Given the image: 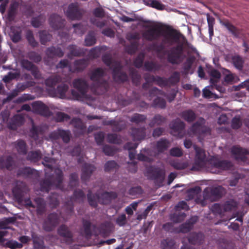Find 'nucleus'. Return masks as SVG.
<instances>
[{"label":"nucleus","instance_id":"1","mask_svg":"<svg viewBox=\"0 0 249 249\" xmlns=\"http://www.w3.org/2000/svg\"><path fill=\"white\" fill-rule=\"evenodd\" d=\"M145 27L148 29L143 33L142 36L147 41L157 40L161 36H163L161 42L159 44L153 43L151 45V49L156 53L159 57L161 58L167 54L168 62L172 64H178V60L180 59L183 53V45L178 44L172 47L170 51L166 50L165 45H172L174 43L178 42L181 38L185 39L184 36L179 31L170 26L166 27L167 35L164 36L162 34V27L160 26L147 25Z\"/></svg>","mask_w":249,"mask_h":249},{"label":"nucleus","instance_id":"2","mask_svg":"<svg viewBox=\"0 0 249 249\" xmlns=\"http://www.w3.org/2000/svg\"><path fill=\"white\" fill-rule=\"evenodd\" d=\"M26 191L27 187L24 184L21 185L17 184L12 189L13 195L18 202L23 203L26 208H36V214L42 215L46 212V201L43 198L38 197L34 199L36 206L34 205L29 197H25Z\"/></svg>","mask_w":249,"mask_h":249},{"label":"nucleus","instance_id":"3","mask_svg":"<svg viewBox=\"0 0 249 249\" xmlns=\"http://www.w3.org/2000/svg\"><path fill=\"white\" fill-rule=\"evenodd\" d=\"M105 75V71L101 68L95 69L90 73V79L93 82L91 89L96 94L105 93L109 88L108 82L103 78Z\"/></svg>","mask_w":249,"mask_h":249},{"label":"nucleus","instance_id":"4","mask_svg":"<svg viewBox=\"0 0 249 249\" xmlns=\"http://www.w3.org/2000/svg\"><path fill=\"white\" fill-rule=\"evenodd\" d=\"M86 196L84 191L81 189H75L70 199L67 201L64 205L65 212L67 216H71L74 213L73 201L83 203Z\"/></svg>","mask_w":249,"mask_h":249},{"label":"nucleus","instance_id":"5","mask_svg":"<svg viewBox=\"0 0 249 249\" xmlns=\"http://www.w3.org/2000/svg\"><path fill=\"white\" fill-rule=\"evenodd\" d=\"M122 66L118 62H115L111 67L112 78L116 83H124L129 80L127 74L122 71Z\"/></svg>","mask_w":249,"mask_h":249},{"label":"nucleus","instance_id":"6","mask_svg":"<svg viewBox=\"0 0 249 249\" xmlns=\"http://www.w3.org/2000/svg\"><path fill=\"white\" fill-rule=\"evenodd\" d=\"M205 120L200 118L198 121L195 123L190 128V131L194 135L198 136L210 134L211 129L210 127L204 125Z\"/></svg>","mask_w":249,"mask_h":249},{"label":"nucleus","instance_id":"7","mask_svg":"<svg viewBox=\"0 0 249 249\" xmlns=\"http://www.w3.org/2000/svg\"><path fill=\"white\" fill-rule=\"evenodd\" d=\"M46 57L44 58L45 64L50 65V60H53L56 57H62L64 54V52L59 47L52 46L48 47L45 50Z\"/></svg>","mask_w":249,"mask_h":249},{"label":"nucleus","instance_id":"8","mask_svg":"<svg viewBox=\"0 0 249 249\" xmlns=\"http://www.w3.org/2000/svg\"><path fill=\"white\" fill-rule=\"evenodd\" d=\"M49 137L52 141H56L61 139L64 143H68L70 141L71 134L69 130H64L58 128L50 133L49 135Z\"/></svg>","mask_w":249,"mask_h":249},{"label":"nucleus","instance_id":"9","mask_svg":"<svg viewBox=\"0 0 249 249\" xmlns=\"http://www.w3.org/2000/svg\"><path fill=\"white\" fill-rule=\"evenodd\" d=\"M59 215L56 213L48 214L43 223V228L47 231H53L59 223Z\"/></svg>","mask_w":249,"mask_h":249},{"label":"nucleus","instance_id":"10","mask_svg":"<svg viewBox=\"0 0 249 249\" xmlns=\"http://www.w3.org/2000/svg\"><path fill=\"white\" fill-rule=\"evenodd\" d=\"M224 193V189L221 186L207 188L203 191V196L205 199L213 198L214 199L221 198Z\"/></svg>","mask_w":249,"mask_h":249},{"label":"nucleus","instance_id":"11","mask_svg":"<svg viewBox=\"0 0 249 249\" xmlns=\"http://www.w3.org/2000/svg\"><path fill=\"white\" fill-rule=\"evenodd\" d=\"M32 107L33 111L36 113L43 116H50L51 115V113L49 107L41 101L34 102L32 104Z\"/></svg>","mask_w":249,"mask_h":249},{"label":"nucleus","instance_id":"12","mask_svg":"<svg viewBox=\"0 0 249 249\" xmlns=\"http://www.w3.org/2000/svg\"><path fill=\"white\" fill-rule=\"evenodd\" d=\"M147 173L150 175L151 179L162 183L165 178V170L158 167H150L147 169Z\"/></svg>","mask_w":249,"mask_h":249},{"label":"nucleus","instance_id":"13","mask_svg":"<svg viewBox=\"0 0 249 249\" xmlns=\"http://www.w3.org/2000/svg\"><path fill=\"white\" fill-rule=\"evenodd\" d=\"M185 124L184 122L179 120H177L170 124V128L179 138H182L184 135V128Z\"/></svg>","mask_w":249,"mask_h":249},{"label":"nucleus","instance_id":"14","mask_svg":"<svg viewBox=\"0 0 249 249\" xmlns=\"http://www.w3.org/2000/svg\"><path fill=\"white\" fill-rule=\"evenodd\" d=\"M66 15L71 20L80 19L82 16L77 4L73 3L69 5Z\"/></svg>","mask_w":249,"mask_h":249},{"label":"nucleus","instance_id":"15","mask_svg":"<svg viewBox=\"0 0 249 249\" xmlns=\"http://www.w3.org/2000/svg\"><path fill=\"white\" fill-rule=\"evenodd\" d=\"M89 61L88 59L82 58L76 60L73 64V68L69 66V71L71 72H79L83 71L88 66Z\"/></svg>","mask_w":249,"mask_h":249},{"label":"nucleus","instance_id":"16","mask_svg":"<svg viewBox=\"0 0 249 249\" xmlns=\"http://www.w3.org/2000/svg\"><path fill=\"white\" fill-rule=\"evenodd\" d=\"M50 26L54 30H59L64 26L65 20L59 15L53 14L49 18Z\"/></svg>","mask_w":249,"mask_h":249},{"label":"nucleus","instance_id":"17","mask_svg":"<svg viewBox=\"0 0 249 249\" xmlns=\"http://www.w3.org/2000/svg\"><path fill=\"white\" fill-rule=\"evenodd\" d=\"M17 176L24 178H36L39 177V172L30 167H26L19 169L17 172Z\"/></svg>","mask_w":249,"mask_h":249},{"label":"nucleus","instance_id":"18","mask_svg":"<svg viewBox=\"0 0 249 249\" xmlns=\"http://www.w3.org/2000/svg\"><path fill=\"white\" fill-rule=\"evenodd\" d=\"M95 169L96 168L93 165L85 163L82 168L81 180L82 182H86L89 180Z\"/></svg>","mask_w":249,"mask_h":249},{"label":"nucleus","instance_id":"19","mask_svg":"<svg viewBox=\"0 0 249 249\" xmlns=\"http://www.w3.org/2000/svg\"><path fill=\"white\" fill-rule=\"evenodd\" d=\"M189 243L192 245H201L204 242L205 235L201 232H191L187 237Z\"/></svg>","mask_w":249,"mask_h":249},{"label":"nucleus","instance_id":"20","mask_svg":"<svg viewBox=\"0 0 249 249\" xmlns=\"http://www.w3.org/2000/svg\"><path fill=\"white\" fill-rule=\"evenodd\" d=\"M24 123V117L20 114H16L8 123V127L10 129L15 130L18 127L21 126Z\"/></svg>","mask_w":249,"mask_h":249},{"label":"nucleus","instance_id":"21","mask_svg":"<svg viewBox=\"0 0 249 249\" xmlns=\"http://www.w3.org/2000/svg\"><path fill=\"white\" fill-rule=\"evenodd\" d=\"M231 152L236 159L242 160H245L246 155H249V150L237 145L231 148Z\"/></svg>","mask_w":249,"mask_h":249},{"label":"nucleus","instance_id":"22","mask_svg":"<svg viewBox=\"0 0 249 249\" xmlns=\"http://www.w3.org/2000/svg\"><path fill=\"white\" fill-rule=\"evenodd\" d=\"M73 85L82 96H84L87 93L88 85L85 80L80 78L76 79L73 82Z\"/></svg>","mask_w":249,"mask_h":249},{"label":"nucleus","instance_id":"23","mask_svg":"<svg viewBox=\"0 0 249 249\" xmlns=\"http://www.w3.org/2000/svg\"><path fill=\"white\" fill-rule=\"evenodd\" d=\"M213 166L220 170H228L231 169L233 164L232 162L228 160H215L212 163Z\"/></svg>","mask_w":249,"mask_h":249},{"label":"nucleus","instance_id":"24","mask_svg":"<svg viewBox=\"0 0 249 249\" xmlns=\"http://www.w3.org/2000/svg\"><path fill=\"white\" fill-rule=\"evenodd\" d=\"M118 196L117 194L115 192L106 191L100 195V203L107 204L112 199H116Z\"/></svg>","mask_w":249,"mask_h":249},{"label":"nucleus","instance_id":"25","mask_svg":"<svg viewBox=\"0 0 249 249\" xmlns=\"http://www.w3.org/2000/svg\"><path fill=\"white\" fill-rule=\"evenodd\" d=\"M146 129L144 127L141 128L132 127L131 129V135L134 141H141L145 138Z\"/></svg>","mask_w":249,"mask_h":249},{"label":"nucleus","instance_id":"26","mask_svg":"<svg viewBox=\"0 0 249 249\" xmlns=\"http://www.w3.org/2000/svg\"><path fill=\"white\" fill-rule=\"evenodd\" d=\"M170 142L165 138H161L156 143L155 148L158 154L163 153L170 146Z\"/></svg>","mask_w":249,"mask_h":249},{"label":"nucleus","instance_id":"27","mask_svg":"<svg viewBox=\"0 0 249 249\" xmlns=\"http://www.w3.org/2000/svg\"><path fill=\"white\" fill-rule=\"evenodd\" d=\"M67 49L69 53L67 54V57L71 59L73 56L79 57L84 55V53L82 49L77 47L76 45L71 44L68 46Z\"/></svg>","mask_w":249,"mask_h":249},{"label":"nucleus","instance_id":"28","mask_svg":"<svg viewBox=\"0 0 249 249\" xmlns=\"http://www.w3.org/2000/svg\"><path fill=\"white\" fill-rule=\"evenodd\" d=\"M14 164V160L11 156H8L5 159L3 157H0V169L6 168L11 171L13 168Z\"/></svg>","mask_w":249,"mask_h":249},{"label":"nucleus","instance_id":"29","mask_svg":"<svg viewBox=\"0 0 249 249\" xmlns=\"http://www.w3.org/2000/svg\"><path fill=\"white\" fill-rule=\"evenodd\" d=\"M222 25L224 26L235 37H238L240 31L239 29L232 24L229 20H225L220 21Z\"/></svg>","mask_w":249,"mask_h":249},{"label":"nucleus","instance_id":"30","mask_svg":"<svg viewBox=\"0 0 249 249\" xmlns=\"http://www.w3.org/2000/svg\"><path fill=\"white\" fill-rule=\"evenodd\" d=\"M87 199L90 206L96 208L98 206V202L100 203V195L98 193L93 194L91 190H89L87 194Z\"/></svg>","mask_w":249,"mask_h":249},{"label":"nucleus","instance_id":"31","mask_svg":"<svg viewBox=\"0 0 249 249\" xmlns=\"http://www.w3.org/2000/svg\"><path fill=\"white\" fill-rule=\"evenodd\" d=\"M61 81L62 78L59 75L54 74L51 75L45 80V84L47 87L53 88Z\"/></svg>","mask_w":249,"mask_h":249},{"label":"nucleus","instance_id":"32","mask_svg":"<svg viewBox=\"0 0 249 249\" xmlns=\"http://www.w3.org/2000/svg\"><path fill=\"white\" fill-rule=\"evenodd\" d=\"M167 122V118L159 114L155 115L149 124L150 127H153L155 125H162Z\"/></svg>","mask_w":249,"mask_h":249},{"label":"nucleus","instance_id":"33","mask_svg":"<svg viewBox=\"0 0 249 249\" xmlns=\"http://www.w3.org/2000/svg\"><path fill=\"white\" fill-rule=\"evenodd\" d=\"M14 145L19 154L22 155L27 154V146L24 141L18 140L14 143Z\"/></svg>","mask_w":249,"mask_h":249},{"label":"nucleus","instance_id":"34","mask_svg":"<svg viewBox=\"0 0 249 249\" xmlns=\"http://www.w3.org/2000/svg\"><path fill=\"white\" fill-rule=\"evenodd\" d=\"M138 143L131 142H128L124 144V149L128 150L129 158L130 160H133L135 159L136 154V149L138 147Z\"/></svg>","mask_w":249,"mask_h":249},{"label":"nucleus","instance_id":"35","mask_svg":"<svg viewBox=\"0 0 249 249\" xmlns=\"http://www.w3.org/2000/svg\"><path fill=\"white\" fill-rule=\"evenodd\" d=\"M57 231L60 236L68 238L69 241L72 240V234L66 225H61L58 229Z\"/></svg>","mask_w":249,"mask_h":249},{"label":"nucleus","instance_id":"36","mask_svg":"<svg viewBox=\"0 0 249 249\" xmlns=\"http://www.w3.org/2000/svg\"><path fill=\"white\" fill-rule=\"evenodd\" d=\"M44 130L42 126L40 125H35L33 124L30 130L31 137L35 140L38 139L39 135H43Z\"/></svg>","mask_w":249,"mask_h":249},{"label":"nucleus","instance_id":"37","mask_svg":"<svg viewBox=\"0 0 249 249\" xmlns=\"http://www.w3.org/2000/svg\"><path fill=\"white\" fill-rule=\"evenodd\" d=\"M181 117L188 123L194 121L196 119V115L192 109L183 111L180 114Z\"/></svg>","mask_w":249,"mask_h":249},{"label":"nucleus","instance_id":"38","mask_svg":"<svg viewBox=\"0 0 249 249\" xmlns=\"http://www.w3.org/2000/svg\"><path fill=\"white\" fill-rule=\"evenodd\" d=\"M112 228V224L110 221H105L102 223L99 227L100 232L104 235L108 234Z\"/></svg>","mask_w":249,"mask_h":249},{"label":"nucleus","instance_id":"39","mask_svg":"<svg viewBox=\"0 0 249 249\" xmlns=\"http://www.w3.org/2000/svg\"><path fill=\"white\" fill-rule=\"evenodd\" d=\"M231 61L234 66L239 70H242L243 68L244 60L241 56L235 55L232 56Z\"/></svg>","mask_w":249,"mask_h":249},{"label":"nucleus","instance_id":"40","mask_svg":"<svg viewBox=\"0 0 249 249\" xmlns=\"http://www.w3.org/2000/svg\"><path fill=\"white\" fill-rule=\"evenodd\" d=\"M146 119L147 116L146 115L136 113L130 117L129 121L133 123L139 124L144 123Z\"/></svg>","mask_w":249,"mask_h":249},{"label":"nucleus","instance_id":"41","mask_svg":"<svg viewBox=\"0 0 249 249\" xmlns=\"http://www.w3.org/2000/svg\"><path fill=\"white\" fill-rule=\"evenodd\" d=\"M40 42L42 45H46V43L51 41L52 36L45 30L40 31L38 33Z\"/></svg>","mask_w":249,"mask_h":249},{"label":"nucleus","instance_id":"42","mask_svg":"<svg viewBox=\"0 0 249 249\" xmlns=\"http://www.w3.org/2000/svg\"><path fill=\"white\" fill-rule=\"evenodd\" d=\"M144 67L145 70L148 71H158L160 68V66L159 64L153 61L145 62Z\"/></svg>","mask_w":249,"mask_h":249},{"label":"nucleus","instance_id":"43","mask_svg":"<svg viewBox=\"0 0 249 249\" xmlns=\"http://www.w3.org/2000/svg\"><path fill=\"white\" fill-rule=\"evenodd\" d=\"M238 206L237 203L233 200L226 201L223 205L222 208L224 212H230L235 209Z\"/></svg>","mask_w":249,"mask_h":249},{"label":"nucleus","instance_id":"44","mask_svg":"<svg viewBox=\"0 0 249 249\" xmlns=\"http://www.w3.org/2000/svg\"><path fill=\"white\" fill-rule=\"evenodd\" d=\"M129 75L130 76L133 83L135 86H138L140 84L141 75L138 73L137 70L133 68L129 69Z\"/></svg>","mask_w":249,"mask_h":249},{"label":"nucleus","instance_id":"45","mask_svg":"<svg viewBox=\"0 0 249 249\" xmlns=\"http://www.w3.org/2000/svg\"><path fill=\"white\" fill-rule=\"evenodd\" d=\"M49 204L53 208H56L59 204V195L55 192L51 193L49 197Z\"/></svg>","mask_w":249,"mask_h":249},{"label":"nucleus","instance_id":"46","mask_svg":"<svg viewBox=\"0 0 249 249\" xmlns=\"http://www.w3.org/2000/svg\"><path fill=\"white\" fill-rule=\"evenodd\" d=\"M210 82L212 85H215L219 81L221 77L220 72L217 70L213 69L211 71Z\"/></svg>","mask_w":249,"mask_h":249},{"label":"nucleus","instance_id":"47","mask_svg":"<svg viewBox=\"0 0 249 249\" xmlns=\"http://www.w3.org/2000/svg\"><path fill=\"white\" fill-rule=\"evenodd\" d=\"M53 182L48 178L44 179L40 182V190L48 193L53 185Z\"/></svg>","mask_w":249,"mask_h":249},{"label":"nucleus","instance_id":"48","mask_svg":"<svg viewBox=\"0 0 249 249\" xmlns=\"http://www.w3.org/2000/svg\"><path fill=\"white\" fill-rule=\"evenodd\" d=\"M18 4L17 3L11 4L7 13L8 19L10 21H13L17 14Z\"/></svg>","mask_w":249,"mask_h":249},{"label":"nucleus","instance_id":"49","mask_svg":"<svg viewBox=\"0 0 249 249\" xmlns=\"http://www.w3.org/2000/svg\"><path fill=\"white\" fill-rule=\"evenodd\" d=\"M175 241L171 238H166L161 242L160 246L162 249H174L175 247Z\"/></svg>","mask_w":249,"mask_h":249},{"label":"nucleus","instance_id":"50","mask_svg":"<svg viewBox=\"0 0 249 249\" xmlns=\"http://www.w3.org/2000/svg\"><path fill=\"white\" fill-rule=\"evenodd\" d=\"M179 73L175 71L168 78H167V85L168 86H175L179 81Z\"/></svg>","mask_w":249,"mask_h":249},{"label":"nucleus","instance_id":"51","mask_svg":"<svg viewBox=\"0 0 249 249\" xmlns=\"http://www.w3.org/2000/svg\"><path fill=\"white\" fill-rule=\"evenodd\" d=\"M41 158V153L39 151H30L28 154L27 159L32 162H37Z\"/></svg>","mask_w":249,"mask_h":249},{"label":"nucleus","instance_id":"52","mask_svg":"<svg viewBox=\"0 0 249 249\" xmlns=\"http://www.w3.org/2000/svg\"><path fill=\"white\" fill-rule=\"evenodd\" d=\"M26 38L29 45L33 48H36L38 46V43L35 39L33 33L32 31L28 30L26 34Z\"/></svg>","mask_w":249,"mask_h":249},{"label":"nucleus","instance_id":"53","mask_svg":"<svg viewBox=\"0 0 249 249\" xmlns=\"http://www.w3.org/2000/svg\"><path fill=\"white\" fill-rule=\"evenodd\" d=\"M33 247L35 249H45L44 242L43 240L37 236L33 237Z\"/></svg>","mask_w":249,"mask_h":249},{"label":"nucleus","instance_id":"54","mask_svg":"<svg viewBox=\"0 0 249 249\" xmlns=\"http://www.w3.org/2000/svg\"><path fill=\"white\" fill-rule=\"evenodd\" d=\"M119 167V165L114 160H108L104 165V170L105 172H109L118 169Z\"/></svg>","mask_w":249,"mask_h":249},{"label":"nucleus","instance_id":"55","mask_svg":"<svg viewBox=\"0 0 249 249\" xmlns=\"http://www.w3.org/2000/svg\"><path fill=\"white\" fill-rule=\"evenodd\" d=\"M69 86L64 84L59 85L56 89V92L61 98H64L66 96V93L68 91Z\"/></svg>","mask_w":249,"mask_h":249},{"label":"nucleus","instance_id":"56","mask_svg":"<svg viewBox=\"0 0 249 249\" xmlns=\"http://www.w3.org/2000/svg\"><path fill=\"white\" fill-rule=\"evenodd\" d=\"M102 59L104 63L107 67H109L111 69V67L113 63L116 61H114L112 59V55L109 53H106L104 54L102 57Z\"/></svg>","mask_w":249,"mask_h":249},{"label":"nucleus","instance_id":"57","mask_svg":"<svg viewBox=\"0 0 249 249\" xmlns=\"http://www.w3.org/2000/svg\"><path fill=\"white\" fill-rule=\"evenodd\" d=\"M195 149L196 152V158L197 161L200 163L203 162L206 158L204 150L196 146H195Z\"/></svg>","mask_w":249,"mask_h":249},{"label":"nucleus","instance_id":"58","mask_svg":"<svg viewBox=\"0 0 249 249\" xmlns=\"http://www.w3.org/2000/svg\"><path fill=\"white\" fill-rule=\"evenodd\" d=\"M28 58L35 63H38L42 59L41 56L35 51H31L27 53Z\"/></svg>","mask_w":249,"mask_h":249},{"label":"nucleus","instance_id":"59","mask_svg":"<svg viewBox=\"0 0 249 249\" xmlns=\"http://www.w3.org/2000/svg\"><path fill=\"white\" fill-rule=\"evenodd\" d=\"M145 57V54L143 53H140L134 60V65L137 68L142 67L143 60Z\"/></svg>","mask_w":249,"mask_h":249},{"label":"nucleus","instance_id":"60","mask_svg":"<svg viewBox=\"0 0 249 249\" xmlns=\"http://www.w3.org/2000/svg\"><path fill=\"white\" fill-rule=\"evenodd\" d=\"M35 84V82L31 81H27L23 83H18L16 86V89L19 92H20L25 90L27 88L34 86Z\"/></svg>","mask_w":249,"mask_h":249},{"label":"nucleus","instance_id":"61","mask_svg":"<svg viewBox=\"0 0 249 249\" xmlns=\"http://www.w3.org/2000/svg\"><path fill=\"white\" fill-rule=\"evenodd\" d=\"M107 139L108 142L111 143L120 144L122 142V140L116 134H108Z\"/></svg>","mask_w":249,"mask_h":249},{"label":"nucleus","instance_id":"62","mask_svg":"<svg viewBox=\"0 0 249 249\" xmlns=\"http://www.w3.org/2000/svg\"><path fill=\"white\" fill-rule=\"evenodd\" d=\"M242 125V122L240 116H236L233 117L231 120V127L234 129H239L241 127Z\"/></svg>","mask_w":249,"mask_h":249},{"label":"nucleus","instance_id":"63","mask_svg":"<svg viewBox=\"0 0 249 249\" xmlns=\"http://www.w3.org/2000/svg\"><path fill=\"white\" fill-rule=\"evenodd\" d=\"M166 104L165 100L160 97H157L153 102V106L154 107H158L160 108H164L166 107Z\"/></svg>","mask_w":249,"mask_h":249},{"label":"nucleus","instance_id":"64","mask_svg":"<svg viewBox=\"0 0 249 249\" xmlns=\"http://www.w3.org/2000/svg\"><path fill=\"white\" fill-rule=\"evenodd\" d=\"M96 43V38L92 33H89L86 36L85 39V45L91 46Z\"/></svg>","mask_w":249,"mask_h":249}]
</instances>
